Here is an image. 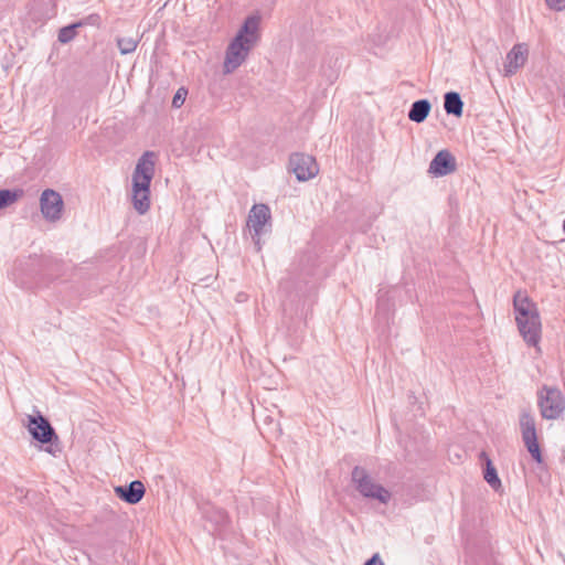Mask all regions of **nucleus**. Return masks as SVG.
Returning <instances> with one entry per match:
<instances>
[{
  "mask_svg": "<svg viewBox=\"0 0 565 565\" xmlns=\"http://www.w3.org/2000/svg\"><path fill=\"white\" fill-rule=\"evenodd\" d=\"M154 153L146 151L138 160L132 173V204L139 214L150 209V184L154 174Z\"/></svg>",
  "mask_w": 565,
  "mask_h": 565,
  "instance_id": "obj_1",
  "label": "nucleus"
},
{
  "mask_svg": "<svg viewBox=\"0 0 565 565\" xmlns=\"http://www.w3.org/2000/svg\"><path fill=\"white\" fill-rule=\"evenodd\" d=\"M351 479L363 498L374 499L383 504H387L392 498L391 492L382 484L374 482L367 471L360 466L352 469Z\"/></svg>",
  "mask_w": 565,
  "mask_h": 565,
  "instance_id": "obj_2",
  "label": "nucleus"
},
{
  "mask_svg": "<svg viewBox=\"0 0 565 565\" xmlns=\"http://www.w3.org/2000/svg\"><path fill=\"white\" fill-rule=\"evenodd\" d=\"M537 405L543 418L557 419L565 411V397L557 387L544 385L537 392Z\"/></svg>",
  "mask_w": 565,
  "mask_h": 565,
  "instance_id": "obj_3",
  "label": "nucleus"
},
{
  "mask_svg": "<svg viewBox=\"0 0 565 565\" xmlns=\"http://www.w3.org/2000/svg\"><path fill=\"white\" fill-rule=\"evenodd\" d=\"M271 214L268 205L254 204L249 211L247 226L252 232V239L257 252L262 249L260 236L271 227Z\"/></svg>",
  "mask_w": 565,
  "mask_h": 565,
  "instance_id": "obj_4",
  "label": "nucleus"
},
{
  "mask_svg": "<svg viewBox=\"0 0 565 565\" xmlns=\"http://www.w3.org/2000/svg\"><path fill=\"white\" fill-rule=\"evenodd\" d=\"M28 430L32 438L42 445H54L58 441V436L51 423L41 413L28 416Z\"/></svg>",
  "mask_w": 565,
  "mask_h": 565,
  "instance_id": "obj_5",
  "label": "nucleus"
},
{
  "mask_svg": "<svg viewBox=\"0 0 565 565\" xmlns=\"http://www.w3.org/2000/svg\"><path fill=\"white\" fill-rule=\"evenodd\" d=\"M513 307L520 334L530 344V327L527 326L530 322V297L526 290H518L514 294Z\"/></svg>",
  "mask_w": 565,
  "mask_h": 565,
  "instance_id": "obj_6",
  "label": "nucleus"
},
{
  "mask_svg": "<svg viewBox=\"0 0 565 565\" xmlns=\"http://www.w3.org/2000/svg\"><path fill=\"white\" fill-rule=\"evenodd\" d=\"M289 170L292 171L298 181H308L319 172L316 159L306 153L296 152L289 157Z\"/></svg>",
  "mask_w": 565,
  "mask_h": 565,
  "instance_id": "obj_7",
  "label": "nucleus"
},
{
  "mask_svg": "<svg viewBox=\"0 0 565 565\" xmlns=\"http://www.w3.org/2000/svg\"><path fill=\"white\" fill-rule=\"evenodd\" d=\"M253 49L254 46L233 39L225 52L224 73L231 74L238 68L246 61Z\"/></svg>",
  "mask_w": 565,
  "mask_h": 565,
  "instance_id": "obj_8",
  "label": "nucleus"
},
{
  "mask_svg": "<svg viewBox=\"0 0 565 565\" xmlns=\"http://www.w3.org/2000/svg\"><path fill=\"white\" fill-rule=\"evenodd\" d=\"M40 206L43 217L47 221L55 222L62 216L64 202L58 192L46 189L41 194Z\"/></svg>",
  "mask_w": 565,
  "mask_h": 565,
  "instance_id": "obj_9",
  "label": "nucleus"
},
{
  "mask_svg": "<svg viewBox=\"0 0 565 565\" xmlns=\"http://www.w3.org/2000/svg\"><path fill=\"white\" fill-rule=\"evenodd\" d=\"M457 169L455 156L447 149H443L436 153L429 163L428 172L434 177H445Z\"/></svg>",
  "mask_w": 565,
  "mask_h": 565,
  "instance_id": "obj_10",
  "label": "nucleus"
},
{
  "mask_svg": "<svg viewBox=\"0 0 565 565\" xmlns=\"http://www.w3.org/2000/svg\"><path fill=\"white\" fill-rule=\"evenodd\" d=\"M260 19L257 15H249L245 19L239 30L237 31L234 40H238L244 44L256 46L260 39L259 34Z\"/></svg>",
  "mask_w": 565,
  "mask_h": 565,
  "instance_id": "obj_11",
  "label": "nucleus"
},
{
  "mask_svg": "<svg viewBox=\"0 0 565 565\" xmlns=\"http://www.w3.org/2000/svg\"><path fill=\"white\" fill-rule=\"evenodd\" d=\"M531 457L532 461L537 463L539 471L536 472L539 481L543 486H547L551 481V473L548 471V466L544 459L541 446L537 440L535 427L532 424V439H531Z\"/></svg>",
  "mask_w": 565,
  "mask_h": 565,
  "instance_id": "obj_12",
  "label": "nucleus"
},
{
  "mask_svg": "<svg viewBox=\"0 0 565 565\" xmlns=\"http://www.w3.org/2000/svg\"><path fill=\"white\" fill-rule=\"evenodd\" d=\"M527 44H515L512 50L507 54L505 62L503 64L504 76H511L522 67L527 58Z\"/></svg>",
  "mask_w": 565,
  "mask_h": 565,
  "instance_id": "obj_13",
  "label": "nucleus"
},
{
  "mask_svg": "<svg viewBox=\"0 0 565 565\" xmlns=\"http://www.w3.org/2000/svg\"><path fill=\"white\" fill-rule=\"evenodd\" d=\"M116 495L128 504L139 503L145 493L146 488L140 480H134L127 486H117L114 489Z\"/></svg>",
  "mask_w": 565,
  "mask_h": 565,
  "instance_id": "obj_14",
  "label": "nucleus"
},
{
  "mask_svg": "<svg viewBox=\"0 0 565 565\" xmlns=\"http://www.w3.org/2000/svg\"><path fill=\"white\" fill-rule=\"evenodd\" d=\"M479 458L482 465L483 479L493 490L498 491L501 488V480L492 460L486 451H481Z\"/></svg>",
  "mask_w": 565,
  "mask_h": 565,
  "instance_id": "obj_15",
  "label": "nucleus"
},
{
  "mask_svg": "<svg viewBox=\"0 0 565 565\" xmlns=\"http://www.w3.org/2000/svg\"><path fill=\"white\" fill-rule=\"evenodd\" d=\"M444 109L447 115L460 117L463 111V102L457 92H447L444 95Z\"/></svg>",
  "mask_w": 565,
  "mask_h": 565,
  "instance_id": "obj_16",
  "label": "nucleus"
},
{
  "mask_svg": "<svg viewBox=\"0 0 565 565\" xmlns=\"http://www.w3.org/2000/svg\"><path fill=\"white\" fill-rule=\"evenodd\" d=\"M431 109V104L428 99H418L414 102L408 111L409 120L420 124L426 120Z\"/></svg>",
  "mask_w": 565,
  "mask_h": 565,
  "instance_id": "obj_17",
  "label": "nucleus"
},
{
  "mask_svg": "<svg viewBox=\"0 0 565 565\" xmlns=\"http://www.w3.org/2000/svg\"><path fill=\"white\" fill-rule=\"evenodd\" d=\"M542 324L536 306L532 302V347L541 352L539 342L541 340Z\"/></svg>",
  "mask_w": 565,
  "mask_h": 565,
  "instance_id": "obj_18",
  "label": "nucleus"
},
{
  "mask_svg": "<svg viewBox=\"0 0 565 565\" xmlns=\"http://www.w3.org/2000/svg\"><path fill=\"white\" fill-rule=\"evenodd\" d=\"M22 194L23 191L19 189H0V210L12 205Z\"/></svg>",
  "mask_w": 565,
  "mask_h": 565,
  "instance_id": "obj_19",
  "label": "nucleus"
},
{
  "mask_svg": "<svg viewBox=\"0 0 565 565\" xmlns=\"http://www.w3.org/2000/svg\"><path fill=\"white\" fill-rule=\"evenodd\" d=\"M79 26H82V22L73 23L61 28L57 35L58 41L61 43H68L70 41H72L77 34L76 29Z\"/></svg>",
  "mask_w": 565,
  "mask_h": 565,
  "instance_id": "obj_20",
  "label": "nucleus"
},
{
  "mask_svg": "<svg viewBox=\"0 0 565 565\" xmlns=\"http://www.w3.org/2000/svg\"><path fill=\"white\" fill-rule=\"evenodd\" d=\"M138 39L132 36H122L117 39V46L121 54H129L132 53L137 45H138Z\"/></svg>",
  "mask_w": 565,
  "mask_h": 565,
  "instance_id": "obj_21",
  "label": "nucleus"
},
{
  "mask_svg": "<svg viewBox=\"0 0 565 565\" xmlns=\"http://www.w3.org/2000/svg\"><path fill=\"white\" fill-rule=\"evenodd\" d=\"M520 426L524 447L530 452V415L526 412H523L521 415Z\"/></svg>",
  "mask_w": 565,
  "mask_h": 565,
  "instance_id": "obj_22",
  "label": "nucleus"
},
{
  "mask_svg": "<svg viewBox=\"0 0 565 565\" xmlns=\"http://www.w3.org/2000/svg\"><path fill=\"white\" fill-rule=\"evenodd\" d=\"M186 95L188 90L184 87H180L172 98V107L180 108L184 104Z\"/></svg>",
  "mask_w": 565,
  "mask_h": 565,
  "instance_id": "obj_23",
  "label": "nucleus"
},
{
  "mask_svg": "<svg viewBox=\"0 0 565 565\" xmlns=\"http://www.w3.org/2000/svg\"><path fill=\"white\" fill-rule=\"evenodd\" d=\"M547 8L555 12L565 10V0H544Z\"/></svg>",
  "mask_w": 565,
  "mask_h": 565,
  "instance_id": "obj_24",
  "label": "nucleus"
},
{
  "mask_svg": "<svg viewBox=\"0 0 565 565\" xmlns=\"http://www.w3.org/2000/svg\"><path fill=\"white\" fill-rule=\"evenodd\" d=\"M364 565H384L379 554H374L371 558H369Z\"/></svg>",
  "mask_w": 565,
  "mask_h": 565,
  "instance_id": "obj_25",
  "label": "nucleus"
},
{
  "mask_svg": "<svg viewBox=\"0 0 565 565\" xmlns=\"http://www.w3.org/2000/svg\"><path fill=\"white\" fill-rule=\"evenodd\" d=\"M46 451H49V454H53L51 448H46Z\"/></svg>",
  "mask_w": 565,
  "mask_h": 565,
  "instance_id": "obj_26",
  "label": "nucleus"
},
{
  "mask_svg": "<svg viewBox=\"0 0 565 565\" xmlns=\"http://www.w3.org/2000/svg\"><path fill=\"white\" fill-rule=\"evenodd\" d=\"M563 231L565 233V220L563 221Z\"/></svg>",
  "mask_w": 565,
  "mask_h": 565,
  "instance_id": "obj_27",
  "label": "nucleus"
}]
</instances>
